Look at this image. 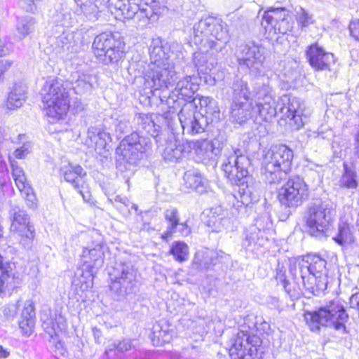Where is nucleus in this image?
Here are the masks:
<instances>
[{
	"mask_svg": "<svg viewBox=\"0 0 359 359\" xmlns=\"http://www.w3.org/2000/svg\"><path fill=\"white\" fill-rule=\"evenodd\" d=\"M150 63L144 72L145 83L154 92L160 91L158 97L162 104L174 109L180 98L192 99L199 88L200 79L195 72L180 79L174 90H170L177 79L175 61L184 58L183 46L173 41L163 43L161 38L153 39L149 46Z\"/></svg>",
	"mask_w": 359,
	"mask_h": 359,
	"instance_id": "f257e3e1",
	"label": "nucleus"
},
{
	"mask_svg": "<svg viewBox=\"0 0 359 359\" xmlns=\"http://www.w3.org/2000/svg\"><path fill=\"white\" fill-rule=\"evenodd\" d=\"M192 41L198 46L193 55L195 68L208 74L217 64L219 53L229 41L226 25L219 18H203L194 26Z\"/></svg>",
	"mask_w": 359,
	"mask_h": 359,
	"instance_id": "f03ea898",
	"label": "nucleus"
},
{
	"mask_svg": "<svg viewBox=\"0 0 359 359\" xmlns=\"http://www.w3.org/2000/svg\"><path fill=\"white\" fill-rule=\"evenodd\" d=\"M254 97L257 121L259 118L269 122L279 111L283 114L282 118L288 120L289 124L294 128L298 130L303 126L304 123L302 118L303 110L299 99L284 95L280 97L277 103L268 79L266 82L263 81L256 83Z\"/></svg>",
	"mask_w": 359,
	"mask_h": 359,
	"instance_id": "7ed1b4c3",
	"label": "nucleus"
},
{
	"mask_svg": "<svg viewBox=\"0 0 359 359\" xmlns=\"http://www.w3.org/2000/svg\"><path fill=\"white\" fill-rule=\"evenodd\" d=\"M250 165V160L245 152L238 148L232 149L222 165L225 176L238 187L235 197L246 206L257 201L260 192L259 183L249 175Z\"/></svg>",
	"mask_w": 359,
	"mask_h": 359,
	"instance_id": "20e7f679",
	"label": "nucleus"
},
{
	"mask_svg": "<svg viewBox=\"0 0 359 359\" xmlns=\"http://www.w3.org/2000/svg\"><path fill=\"white\" fill-rule=\"evenodd\" d=\"M327 262L316 254H309L291 264L290 271L294 280L302 279L305 288L317 295L328 283Z\"/></svg>",
	"mask_w": 359,
	"mask_h": 359,
	"instance_id": "39448f33",
	"label": "nucleus"
},
{
	"mask_svg": "<svg viewBox=\"0 0 359 359\" xmlns=\"http://www.w3.org/2000/svg\"><path fill=\"white\" fill-rule=\"evenodd\" d=\"M348 316L340 299L329 301L318 310L306 311L304 319L312 332H318L321 327H332L337 331L346 333L345 323Z\"/></svg>",
	"mask_w": 359,
	"mask_h": 359,
	"instance_id": "423d86ee",
	"label": "nucleus"
},
{
	"mask_svg": "<svg viewBox=\"0 0 359 359\" xmlns=\"http://www.w3.org/2000/svg\"><path fill=\"white\" fill-rule=\"evenodd\" d=\"M263 152L262 174L269 183H278L291 170L293 151L287 146L279 144Z\"/></svg>",
	"mask_w": 359,
	"mask_h": 359,
	"instance_id": "0eeeda50",
	"label": "nucleus"
},
{
	"mask_svg": "<svg viewBox=\"0 0 359 359\" xmlns=\"http://www.w3.org/2000/svg\"><path fill=\"white\" fill-rule=\"evenodd\" d=\"M43 102L46 104V114L55 120L62 119L69 109V92L62 80L48 79L43 87Z\"/></svg>",
	"mask_w": 359,
	"mask_h": 359,
	"instance_id": "6e6552de",
	"label": "nucleus"
},
{
	"mask_svg": "<svg viewBox=\"0 0 359 359\" xmlns=\"http://www.w3.org/2000/svg\"><path fill=\"white\" fill-rule=\"evenodd\" d=\"M133 0H108L109 11L118 20L134 19L137 27L144 28L149 24L154 12L151 6H140Z\"/></svg>",
	"mask_w": 359,
	"mask_h": 359,
	"instance_id": "1a4fd4ad",
	"label": "nucleus"
},
{
	"mask_svg": "<svg viewBox=\"0 0 359 359\" xmlns=\"http://www.w3.org/2000/svg\"><path fill=\"white\" fill-rule=\"evenodd\" d=\"M109 276L111 292L118 300L133 292L136 284V272L131 262H116L109 269Z\"/></svg>",
	"mask_w": 359,
	"mask_h": 359,
	"instance_id": "9d476101",
	"label": "nucleus"
},
{
	"mask_svg": "<svg viewBox=\"0 0 359 359\" xmlns=\"http://www.w3.org/2000/svg\"><path fill=\"white\" fill-rule=\"evenodd\" d=\"M334 215L333 204L330 201L313 204L309 209L306 221L309 233L320 238L327 236Z\"/></svg>",
	"mask_w": 359,
	"mask_h": 359,
	"instance_id": "9b49d317",
	"label": "nucleus"
},
{
	"mask_svg": "<svg viewBox=\"0 0 359 359\" xmlns=\"http://www.w3.org/2000/svg\"><path fill=\"white\" fill-rule=\"evenodd\" d=\"M152 150V142L149 137L140 135L133 132L121 140L116 152L122 156L123 161L130 164H135Z\"/></svg>",
	"mask_w": 359,
	"mask_h": 359,
	"instance_id": "f8f14e48",
	"label": "nucleus"
},
{
	"mask_svg": "<svg viewBox=\"0 0 359 359\" xmlns=\"http://www.w3.org/2000/svg\"><path fill=\"white\" fill-rule=\"evenodd\" d=\"M123 46L120 37L111 32L97 35L93 43L94 54L107 64L117 62L122 57Z\"/></svg>",
	"mask_w": 359,
	"mask_h": 359,
	"instance_id": "ddd939ff",
	"label": "nucleus"
},
{
	"mask_svg": "<svg viewBox=\"0 0 359 359\" xmlns=\"http://www.w3.org/2000/svg\"><path fill=\"white\" fill-rule=\"evenodd\" d=\"M93 241L83 249L81 254L82 271L86 273V278L93 280L97 270L104 263V245L101 236L93 231L90 236Z\"/></svg>",
	"mask_w": 359,
	"mask_h": 359,
	"instance_id": "4468645a",
	"label": "nucleus"
},
{
	"mask_svg": "<svg viewBox=\"0 0 359 359\" xmlns=\"http://www.w3.org/2000/svg\"><path fill=\"white\" fill-rule=\"evenodd\" d=\"M262 27L268 32V37L273 38L277 34H285L293 27V21L290 11L283 7H270L264 11L261 22Z\"/></svg>",
	"mask_w": 359,
	"mask_h": 359,
	"instance_id": "2eb2a0df",
	"label": "nucleus"
},
{
	"mask_svg": "<svg viewBox=\"0 0 359 359\" xmlns=\"http://www.w3.org/2000/svg\"><path fill=\"white\" fill-rule=\"evenodd\" d=\"M309 195L308 185L299 176H291L280 189V203L287 207H297L307 200Z\"/></svg>",
	"mask_w": 359,
	"mask_h": 359,
	"instance_id": "dca6fc26",
	"label": "nucleus"
},
{
	"mask_svg": "<svg viewBox=\"0 0 359 359\" xmlns=\"http://www.w3.org/2000/svg\"><path fill=\"white\" fill-rule=\"evenodd\" d=\"M9 214L11 220V231L21 237L20 243L24 248H31L34 237V229L29 223L27 214L16 204L11 205Z\"/></svg>",
	"mask_w": 359,
	"mask_h": 359,
	"instance_id": "f3484780",
	"label": "nucleus"
},
{
	"mask_svg": "<svg viewBox=\"0 0 359 359\" xmlns=\"http://www.w3.org/2000/svg\"><path fill=\"white\" fill-rule=\"evenodd\" d=\"M241 66H245L254 74H260L265 60V48L254 42L241 45L237 51Z\"/></svg>",
	"mask_w": 359,
	"mask_h": 359,
	"instance_id": "a211bd4d",
	"label": "nucleus"
},
{
	"mask_svg": "<svg viewBox=\"0 0 359 359\" xmlns=\"http://www.w3.org/2000/svg\"><path fill=\"white\" fill-rule=\"evenodd\" d=\"M184 133L195 135L203 133L210 123L200 113L196 114L192 104H185L178 114Z\"/></svg>",
	"mask_w": 359,
	"mask_h": 359,
	"instance_id": "6ab92c4d",
	"label": "nucleus"
},
{
	"mask_svg": "<svg viewBox=\"0 0 359 359\" xmlns=\"http://www.w3.org/2000/svg\"><path fill=\"white\" fill-rule=\"evenodd\" d=\"M268 220L266 215L256 219L255 224L246 230L243 243L245 248L253 251L265 244L266 239L264 238V229L269 225Z\"/></svg>",
	"mask_w": 359,
	"mask_h": 359,
	"instance_id": "aec40b11",
	"label": "nucleus"
},
{
	"mask_svg": "<svg viewBox=\"0 0 359 359\" xmlns=\"http://www.w3.org/2000/svg\"><path fill=\"white\" fill-rule=\"evenodd\" d=\"M187 147L189 153L194 151L196 161L203 163L215 161L220 153L219 147L213 141L207 139L187 141Z\"/></svg>",
	"mask_w": 359,
	"mask_h": 359,
	"instance_id": "412c9836",
	"label": "nucleus"
},
{
	"mask_svg": "<svg viewBox=\"0 0 359 359\" xmlns=\"http://www.w3.org/2000/svg\"><path fill=\"white\" fill-rule=\"evenodd\" d=\"M189 153L187 141L180 140L174 133L168 135L162 157L165 161L176 163L184 158Z\"/></svg>",
	"mask_w": 359,
	"mask_h": 359,
	"instance_id": "4be33fe9",
	"label": "nucleus"
},
{
	"mask_svg": "<svg viewBox=\"0 0 359 359\" xmlns=\"http://www.w3.org/2000/svg\"><path fill=\"white\" fill-rule=\"evenodd\" d=\"M164 217L168 224L165 231L161 235V238L164 241H168L176 233H179L182 236H187L191 233V228L187 222H180V213L177 208L167 209L164 212Z\"/></svg>",
	"mask_w": 359,
	"mask_h": 359,
	"instance_id": "5701e85b",
	"label": "nucleus"
},
{
	"mask_svg": "<svg viewBox=\"0 0 359 359\" xmlns=\"http://www.w3.org/2000/svg\"><path fill=\"white\" fill-rule=\"evenodd\" d=\"M306 57L310 65L316 70L329 69L334 63V56L330 52H326L318 43H313L307 48Z\"/></svg>",
	"mask_w": 359,
	"mask_h": 359,
	"instance_id": "b1692460",
	"label": "nucleus"
},
{
	"mask_svg": "<svg viewBox=\"0 0 359 359\" xmlns=\"http://www.w3.org/2000/svg\"><path fill=\"white\" fill-rule=\"evenodd\" d=\"M87 30V28L83 27L71 32L64 31L57 37V43L65 50L76 52L86 41Z\"/></svg>",
	"mask_w": 359,
	"mask_h": 359,
	"instance_id": "393cba45",
	"label": "nucleus"
},
{
	"mask_svg": "<svg viewBox=\"0 0 359 359\" xmlns=\"http://www.w3.org/2000/svg\"><path fill=\"white\" fill-rule=\"evenodd\" d=\"M230 118L233 122L239 124L245 123L250 119L257 121L255 107L252 101L231 102L230 107Z\"/></svg>",
	"mask_w": 359,
	"mask_h": 359,
	"instance_id": "a878e982",
	"label": "nucleus"
},
{
	"mask_svg": "<svg viewBox=\"0 0 359 359\" xmlns=\"http://www.w3.org/2000/svg\"><path fill=\"white\" fill-rule=\"evenodd\" d=\"M88 136L95 143V152L102 156H107V147L111 141L109 133L101 127H91L88 131Z\"/></svg>",
	"mask_w": 359,
	"mask_h": 359,
	"instance_id": "bb28decb",
	"label": "nucleus"
},
{
	"mask_svg": "<svg viewBox=\"0 0 359 359\" xmlns=\"http://www.w3.org/2000/svg\"><path fill=\"white\" fill-rule=\"evenodd\" d=\"M231 219L229 217V213L221 207L212 208L208 221V225L212 231L221 232L230 227Z\"/></svg>",
	"mask_w": 359,
	"mask_h": 359,
	"instance_id": "cd10ccee",
	"label": "nucleus"
},
{
	"mask_svg": "<svg viewBox=\"0 0 359 359\" xmlns=\"http://www.w3.org/2000/svg\"><path fill=\"white\" fill-rule=\"evenodd\" d=\"M172 334L169 324L165 321H159L153 325L150 337L153 344L159 346L169 343L172 339Z\"/></svg>",
	"mask_w": 359,
	"mask_h": 359,
	"instance_id": "c85d7f7f",
	"label": "nucleus"
},
{
	"mask_svg": "<svg viewBox=\"0 0 359 359\" xmlns=\"http://www.w3.org/2000/svg\"><path fill=\"white\" fill-rule=\"evenodd\" d=\"M229 355L231 359H259L257 348L243 344V339H238L231 344Z\"/></svg>",
	"mask_w": 359,
	"mask_h": 359,
	"instance_id": "c756f323",
	"label": "nucleus"
},
{
	"mask_svg": "<svg viewBox=\"0 0 359 359\" xmlns=\"http://www.w3.org/2000/svg\"><path fill=\"white\" fill-rule=\"evenodd\" d=\"M184 181L186 186L202 194L208 187V180L197 169H191L184 172Z\"/></svg>",
	"mask_w": 359,
	"mask_h": 359,
	"instance_id": "7c9ffc66",
	"label": "nucleus"
},
{
	"mask_svg": "<svg viewBox=\"0 0 359 359\" xmlns=\"http://www.w3.org/2000/svg\"><path fill=\"white\" fill-rule=\"evenodd\" d=\"M61 170L65 180L72 184L74 189H79L84 184L83 177L86 172L81 165L69 163L62 167Z\"/></svg>",
	"mask_w": 359,
	"mask_h": 359,
	"instance_id": "2f4dec72",
	"label": "nucleus"
},
{
	"mask_svg": "<svg viewBox=\"0 0 359 359\" xmlns=\"http://www.w3.org/2000/svg\"><path fill=\"white\" fill-rule=\"evenodd\" d=\"M200 114L208 119L209 123L217 122L220 119V110L217 102L210 97H202L199 100Z\"/></svg>",
	"mask_w": 359,
	"mask_h": 359,
	"instance_id": "473e14b6",
	"label": "nucleus"
},
{
	"mask_svg": "<svg viewBox=\"0 0 359 359\" xmlns=\"http://www.w3.org/2000/svg\"><path fill=\"white\" fill-rule=\"evenodd\" d=\"M232 102L252 101L250 99V92L248 86V83L239 77H235L232 81L231 86Z\"/></svg>",
	"mask_w": 359,
	"mask_h": 359,
	"instance_id": "72a5a7b5",
	"label": "nucleus"
},
{
	"mask_svg": "<svg viewBox=\"0 0 359 359\" xmlns=\"http://www.w3.org/2000/svg\"><path fill=\"white\" fill-rule=\"evenodd\" d=\"M152 116V114H140L136 116L135 120L139 127L154 137L158 143L159 142L158 132L161 127L154 123Z\"/></svg>",
	"mask_w": 359,
	"mask_h": 359,
	"instance_id": "f704fd0d",
	"label": "nucleus"
},
{
	"mask_svg": "<svg viewBox=\"0 0 359 359\" xmlns=\"http://www.w3.org/2000/svg\"><path fill=\"white\" fill-rule=\"evenodd\" d=\"M36 27L35 19L29 15L18 18L15 25L16 36L19 39H23L32 34Z\"/></svg>",
	"mask_w": 359,
	"mask_h": 359,
	"instance_id": "c9c22d12",
	"label": "nucleus"
},
{
	"mask_svg": "<svg viewBox=\"0 0 359 359\" xmlns=\"http://www.w3.org/2000/svg\"><path fill=\"white\" fill-rule=\"evenodd\" d=\"M76 4L79 6V9L76 11L78 15L83 13L90 21H95L98 19L100 10L95 3L90 0L85 1L79 0L76 1Z\"/></svg>",
	"mask_w": 359,
	"mask_h": 359,
	"instance_id": "e433bc0d",
	"label": "nucleus"
},
{
	"mask_svg": "<svg viewBox=\"0 0 359 359\" xmlns=\"http://www.w3.org/2000/svg\"><path fill=\"white\" fill-rule=\"evenodd\" d=\"M344 172L339 181V186L345 189H355L358 187L357 174L346 163H344Z\"/></svg>",
	"mask_w": 359,
	"mask_h": 359,
	"instance_id": "4c0bfd02",
	"label": "nucleus"
},
{
	"mask_svg": "<svg viewBox=\"0 0 359 359\" xmlns=\"http://www.w3.org/2000/svg\"><path fill=\"white\" fill-rule=\"evenodd\" d=\"M25 92L20 87H15L8 94L6 107L14 110L20 107L25 102Z\"/></svg>",
	"mask_w": 359,
	"mask_h": 359,
	"instance_id": "58836bf2",
	"label": "nucleus"
},
{
	"mask_svg": "<svg viewBox=\"0 0 359 359\" xmlns=\"http://www.w3.org/2000/svg\"><path fill=\"white\" fill-rule=\"evenodd\" d=\"M75 13L72 14L67 6L62 7L61 10L57 11L55 13L53 16L54 22L63 27H72L76 21L74 16Z\"/></svg>",
	"mask_w": 359,
	"mask_h": 359,
	"instance_id": "ea45409f",
	"label": "nucleus"
},
{
	"mask_svg": "<svg viewBox=\"0 0 359 359\" xmlns=\"http://www.w3.org/2000/svg\"><path fill=\"white\" fill-rule=\"evenodd\" d=\"M41 319L44 331L51 337L56 333L57 329H61L60 325H63L65 323V319L61 315L55 321L52 318H49L46 313H43Z\"/></svg>",
	"mask_w": 359,
	"mask_h": 359,
	"instance_id": "a19ab883",
	"label": "nucleus"
},
{
	"mask_svg": "<svg viewBox=\"0 0 359 359\" xmlns=\"http://www.w3.org/2000/svg\"><path fill=\"white\" fill-rule=\"evenodd\" d=\"M14 264L6 260L0 255V294L6 287V284L10 278L13 269Z\"/></svg>",
	"mask_w": 359,
	"mask_h": 359,
	"instance_id": "79ce46f5",
	"label": "nucleus"
},
{
	"mask_svg": "<svg viewBox=\"0 0 359 359\" xmlns=\"http://www.w3.org/2000/svg\"><path fill=\"white\" fill-rule=\"evenodd\" d=\"M333 240L340 245L351 244L353 242V236L347 223L343 222L339 225L338 233L333 237Z\"/></svg>",
	"mask_w": 359,
	"mask_h": 359,
	"instance_id": "37998d69",
	"label": "nucleus"
},
{
	"mask_svg": "<svg viewBox=\"0 0 359 359\" xmlns=\"http://www.w3.org/2000/svg\"><path fill=\"white\" fill-rule=\"evenodd\" d=\"M170 254L172 255L178 262H183L188 259L189 247L183 241H175L171 245Z\"/></svg>",
	"mask_w": 359,
	"mask_h": 359,
	"instance_id": "c03bdc74",
	"label": "nucleus"
},
{
	"mask_svg": "<svg viewBox=\"0 0 359 359\" xmlns=\"http://www.w3.org/2000/svg\"><path fill=\"white\" fill-rule=\"evenodd\" d=\"M218 257L219 254L215 252H197L194 258V263L202 268L208 269L211 264H216L215 257L217 258Z\"/></svg>",
	"mask_w": 359,
	"mask_h": 359,
	"instance_id": "a18cd8bd",
	"label": "nucleus"
},
{
	"mask_svg": "<svg viewBox=\"0 0 359 359\" xmlns=\"http://www.w3.org/2000/svg\"><path fill=\"white\" fill-rule=\"evenodd\" d=\"M9 159L12 168L13 178L15 181V183L18 189H24L25 186L28 184L27 178L25 175V172L22 168L18 166V163L16 161L12 160L11 158Z\"/></svg>",
	"mask_w": 359,
	"mask_h": 359,
	"instance_id": "49530a36",
	"label": "nucleus"
},
{
	"mask_svg": "<svg viewBox=\"0 0 359 359\" xmlns=\"http://www.w3.org/2000/svg\"><path fill=\"white\" fill-rule=\"evenodd\" d=\"M92 88V77L83 74L79 76L74 85V89L77 94H82L90 90Z\"/></svg>",
	"mask_w": 359,
	"mask_h": 359,
	"instance_id": "de8ad7c7",
	"label": "nucleus"
},
{
	"mask_svg": "<svg viewBox=\"0 0 359 359\" xmlns=\"http://www.w3.org/2000/svg\"><path fill=\"white\" fill-rule=\"evenodd\" d=\"M255 330V326L253 325L252 327L249 325H246L245 323L240 326L239 330L237 332L236 337L231 339V344L233 342H235L238 339H243V344H246L248 345L249 340L251 335H254Z\"/></svg>",
	"mask_w": 359,
	"mask_h": 359,
	"instance_id": "09e8293b",
	"label": "nucleus"
},
{
	"mask_svg": "<svg viewBox=\"0 0 359 359\" xmlns=\"http://www.w3.org/2000/svg\"><path fill=\"white\" fill-rule=\"evenodd\" d=\"M296 19L298 25L302 29L307 27L309 25L313 24L314 22L312 15L309 14L302 7H300L296 11Z\"/></svg>",
	"mask_w": 359,
	"mask_h": 359,
	"instance_id": "8fccbe9b",
	"label": "nucleus"
},
{
	"mask_svg": "<svg viewBox=\"0 0 359 359\" xmlns=\"http://www.w3.org/2000/svg\"><path fill=\"white\" fill-rule=\"evenodd\" d=\"M18 189L20 191L22 196L25 197L27 201V205L30 208H36L37 206L36 197L29 184H28L25 185L24 189L20 188Z\"/></svg>",
	"mask_w": 359,
	"mask_h": 359,
	"instance_id": "3c124183",
	"label": "nucleus"
},
{
	"mask_svg": "<svg viewBox=\"0 0 359 359\" xmlns=\"http://www.w3.org/2000/svg\"><path fill=\"white\" fill-rule=\"evenodd\" d=\"M285 273L286 269L284 267V266H280V264H278V268L276 269V279L277 281L280 282L282 284L285 292L290 294V290L288 288V281L287 280Z\"/></svg>",
	"mask_w": 359,
	"mask_h": 359,
	"instance_id": "603ef678",
	"label": "nucleus"
},
{
	"mask_svg": "<svg viewBox=\"0 0 359 359\" xmlns=\"http://www.w3.org/2000/svg\"><path fill=\"white\" fill-rule=\"evenodd\" d=\"M130 348L131 341L128 339H124L122 341H119L118 343H113L106 349L105 353L108 354L110 351H112L113 350H116L118 352H123L130 349Z\"/></svg>",
	"mask_w": 359,
	"mask_h": 359,
	"instance_id": "864d4df0",
	"label": "nucleus"
},
{
	"mask_svg": "<svg viewBox=\"0 0 359 359\" xmlns=\"http://www.w3.org/2000/svg\"><path fill=\"white\" fill-rule=\"evenodd\" d=\"M22 318L28 319L29 323H32V320H34L35 316L34 306L32 302L27 301L25 303L23 310L21 313Z\"/></svg>",
	"mask_w": 359,
	"mask_h": 359,
	"instance_id": "5fc2aeb1",
	"label": "nucleus"
},
{
	"mask_svg": "<svg viewBox=\"0 0 359 359\" xmlns=\"http://www.w3.org/2000/svg\"><path fill=\"white\" fill-rule=\"evenodd\" d=\"M31 149V143L29 142H25L22 146L15 150L13 155L17 158H24L30 153Z\"/></svg>",
	"mask_w": 359,
	"mask_h": 359,
	"instance_id": "6e6d98bb",
	"label": "nucleus"
},
{
	"mask_svg": "<svg viewBox=\"0 0 359 359\" xmlns=\"http://www.w3.org/2000/svg\"><path fill=\"white\" fill-rule=\"evenodd\" d=\"M29 320H28V319L22 318V320L19 322L20 328L22 330L23 333L27 336H29L32 334L34 325V320H32L31 324L28 323H29Z\"/></svg>",
	"mask_w": 359,
	"mask_h": 359,
	"instance_id": "4d7b16f0",
	"label": "nucleus"
},
{
	"mask_svg": "<svg viewBox=\"0 0 359 359\" xmlns=\"http://www.w3.org/2000/svg\"><path fill=\"white\" fill-rule=\"evenodd\" d=\"M130 128V122L128 119L123 118L118 121V123L116 125V132L118 133L120 135L123 134L129 131Z\"/></svg>",
	"mask_w": 359,
	"mask_h": 359,
	"instance_id": "13d9d810",
	"label": "nucleus"
},
{
	"mask_svg": "<svg viewBox=\"0 0 359 359\" xmlns=\"http://www.w3.org/2000/svg\"><path fill=\"white\" fill-rule=\"evenodd\" d=\"M349 31L351 36L359 41V20H355L350 22Z\"/></svg>",
	"mask_w": 359,
	"mask_h": 359,
	"instance_id": "bf43d9fd",
	"label": "nucleus"
},
{
	"mask_svg": "<svg viewBox=\"0 0 359 359\" xmlns=\"http://www.w3.org/2000/svg\"><path fill=\"white\" fill-rule=\"evenodd\" d=\"M130 205V201L126 197L122 196L118 204L116 205L115 206L117 209H118L120 211H121L123 212H127L128 213H130V209L129 208Z\"/></svg>",
	"mask_w": 359,
	"mask_h": 359,
	"instance_id": "052dcab7",
	"label": "nucleus"
},
{
	"mask_svg": "<svg viewBox=\"0 0 359 359\" xmlns=\"http://www.w3.org/2000/svg\"><path fill=\"white\" fill-rule=\"evenodd\" d=\"M11 51V46L8 44L6 39H0V57L8 55Z\"/></svg>",
	"mask_w": 359,
	"mask_h": 359,
	"instance_id": "680f3d73",
	"label": "nucleus"
},
{
	"mask_svg": "<svg viewBox=\"0 0 359 359\" xmlns=\"http://www.w3.org/2000/svg\"><path fill=\"white\" fill-rule=\"evenodd\" d=\"M12 62L8 60H0V76L11 66Z\"/></svg>",
	"mask_w": 359,
	"mask_h": 359,
	"instance_id": "e2e57ef3",
	"label": "nucleus"
},
{
	"mask_svg": "<svg viewBox=\"0 0 359 359\" xmlns=\"http://www.w3.org/2000/svg\"><path fill=\"white\" fill-rule=\"evenodd\" d=\"M268 303L274 308L278 309L280 307V301L277 297H270Z\"/></svg>",
	"mask_w": 359,
	"mask_h": 359,
	"instance_id": "0e129e2a",
	"label": "nucleus"
},
{
	"mask_svg": "<svg viewBox=\"0 0 359 359\" xmlns=\"http://www.w3.org/2000/svg\"><path fill=\"white\" fill-rule=\"evenodd\" d=\"M83 184H82V187L81 188L76 189L79 192V194L82 196L83 198L85 201H88L90 198V194L88 191L85 193L83 190Z\"/></svg>",
	"mask_w": 359,
	"mask_h": 359,
	"instance_id": "69168bd1",
	"label": "nucleus"
},
{
	"mask_svg": "<svg viewBox=\"0 0 359 359\" xmlns=\"http://www.w3.org/2000/svg\"><path fill=\"white\" fill-rule=\"evenodd\" d=\"M10 353L0 345V359L6 358L9 356Z\"/></svg>",
	"mask_w": 359,
	"mask_h": 359,
	"instance_id": "338daca9",
	"label": "nucleus"
},
{
	"mask_svg": "<svg viewBox=\"0 0 359 359\" xmlns=\"http://www.w3.org/2000/svg\"><path fill=\"white\" fill-rule=\"evenodd\" d=\"M355 154L359 156V133L355 135Z\"/></svg>",
	"mask_w": 359,
	"mask_h": 359,
	"instance_id": "774afa93",
	"label": "nucleus"
}]
</instances>
